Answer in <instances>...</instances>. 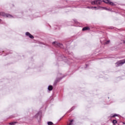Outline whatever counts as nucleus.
<instances>
[{
	"label": "nucleus",
	"instance_id": "obj_1",
	"mask_svg": "<svg viewBox=\"0 0 125 125\" xmlns=\"http://www.w3.org/2000/svg\"><path fill=\"white\" fill-rule=\"evenodd\" d=\"M125 63V60H120L117 62L116 63V67H120V66H123Z\"/></svg>",
	"mask_w": 125,
	"mask_h": 125
},
{
	"label": "nucleus",
	"instance_id": "obj_2",
	"mask_svg": "<svg viewBox=\"0 0 125 125\" xmlns=\"http://www.w3.org/2000/svg\"><path fill=\"white\" fill-rule=\"evenodd\" d=\"M53 45H54L55 46H56L57 47H60L61 48H62L63 47V44L60 43H58V42H54L52 43Z\"/></svg>",
	"mask_w": 125,
	"mask_h": 125
},
{
	"label": "nucleus",
	"instance_id": "obj_3",
	"mask_svg": "<svg viewBox=\"0 0 125 125\" xmlns=\"http://www.w3.org/2000/svg\"><path fill=\"white\" fill-rule=\"evenodd\" d=\"M0 16H4V17H8V18H11L12 16L4 13L3 12H0Z\"/></svg>",
	"mask_w": 125,
	"mask_h": 125
},
{
	"label": "nucleus",
	"instance_id": "obj_4",
	"mask_svg": "<svg viewBox=\"0 0 125 125\" xmlns=\"http://www.w3.org/2000/svg\"><path fill=\"white\" fill-rule=\"evenodd\" d=\"M91 3L92 4H97V5H98V4H100V3H101V1H100V0H94V1H92Z\"/></svg>",
	"mask_w": 125,
	"mask_h": 125
},
{
	"label": "nucleus",
	"instance_id": "obj_5",
	"mask_svg": "<svg viewBox=\"0 0 125 125\" xmlns=\"http://www.w3.org/2000/svg\"><path fill=\"white\" fill-rule=\"evenodd\" d=\"M104 2H105V3H109L110 5H112V6L115 5V4L113 3V2H111L109 0H104Z\"/></svg>",
	"mask_w": 125,
	"mask_h": 125
},
{
	"label": "nucleus",
	"instance_id": "obj_6",
	"mask_svg": "<svg viewBox=\"0 0 125 125\" xmlns=\"http://www.w3.org/2000/svg\"><path fill=\"white\" fill-rule=\"evenodd\" d=\"M25 35L26 36H27V37H29V38H30V39L34 38V36H33V35H31V34L29 32H26Z\"/></svg>",
	"mask_w": 125,
	"mask_h": 125
},
{
	"label": "nucleus",
	"instance_id": "obj_7",
	"mask_svg": "<svg viewBox=\"0 0 125 125\" xmlns=\"http://www.w3.org/2000/svg\"><path fill=\"white\" fill-rule=\"evenodd\" d=\"M87 30H89V27H85L83 28L82 29L83 31H87Z\"/></svg>",
	"mask_w": 125,
	"mask_h": 125
},
{
	"label": "nucleus",
	"instance_id": "obj_8",
	"mask_svg": "<svg viewBox=\"0 0 125 125\" xmlns=\"http://www.w3.org/2000/svg\"><path fill=\"white\" fill-rule=\"evenodd\" d=\"M53 87L52 86H51V85H49V86H48V90H49V91L52 90L53 89Z\"/></svg>",
	"mask_w": 125,
	"mask_h": 125
},
{
	"label": "nucleus",
	"instance_id": "obj_9",
	"mask_svg": "<svg viewBox=\"0 0 125 125\" xmlns=\"http://www.w3.org/2000/svg\"><path fill=\"white\" fill-rule=\"evenodd\" d=\"M101 8H102L103 9H104L105 10H108V9H107L106 7H99L98 8V9H100Z\"/></svg>",
	"mask_w": 125,
	"mask_h": 125
},
{
	"label": "nucleus",
	"instance_id": "obj_10",
	"mask_svg": "<svg viewBox=\"0 0 125 125\" xmlns=\"http://www.w3.org/2000/svg\"><path fill=\"white\" fill-rule=\"evenodd\" d=\"M36 118H38V117L41 119V115L40 113H38L35 116Z\"/></svg>",
	"mask_w": 125,
	"mask_h": 125
},
{
	"label": "nucleus",
	"instance_id": "obj_11",
	"mask_svg": "<svg viewBox=\"0 0 125 125\" xmlns=\"http://www.w3.org/2000/svg\"><path fill=\"white\" fill-rule=\"evenodd\" d=\"M112 123L113 124V125H116V124H117V120H113Z\"/></svg>",
	"mask_w": 125,
	"mask_h": 125
},
{
	"label": "nucleus",
	"instance_id": "obj_12",
	"mask_svg": "<svg viewBox=\"0 0 125 125\" xmlns=\"http://www.w3.org/2000/svg\"><path fill=\"white\" fill-rule=\"evenodd\" d=\"M47 125H53V123H52V122H48Z\"/></svg>",
	"mask_w": 125,
	"mask_h": 125
},
{
	"label": "nucleus",
	"instance_id": "obj_13",
	"mask_svg": "<svg viewBox=\"0 0 125 125\" xmlns=\"http://www.w3.org/2000/svg\"><path fill=\"white\" fill-rule=\"evenodd\" d=\"M16 123H17V122H11V123H9V125H15L16 124Z\"/></svg>",
	"mask_w": 125,
	"mask_h": 125
},
{
	"label": "nucleus",
	"instance_id": "obj_14",
	"mask_svg": "<svg viewBox=\"0 0 125 125\" xmlns=\"http://www.w3.org/2000/svg\"><path fill=\"white\" fill-rule=\"evenodd\" d=\"M87 8L92 9V8H97V7H87Z\"/></svg>",
	"mask_w": 125,
	"mask_h": 125
},
{
	"label": "nucleus",
	"instance_id": "obj_15",
	"mask_svg": "<svg viewBox=\"0 0 125 125\" xmlns=\"http://www.w3.org/2000/svg\"><path fill=\"white\" fill-rule=\"evenodd\" d=\"M110 42V40H108L107 41H106V42H105V43L106 44H108V43H109Z\"/></svg>",
	"mask_w": 125,
	"mask_h": 125
},
{
	"label": "nucleus",
	"instance_id": "obj_16",
	"mask_svg": "<svg viewBox=\"0 0 125 125\" xmlns=\"http://www.w3.org/2000/svg\"><path fill=\"white\" fill-rule=\"evenodd\" d=\"M117 116H118L117 114H114L113 116H112V117L114 118L115 117H117Z\"/></svg>",
	"mask_w": 125,
	"mask_h": 125
},
{
	"label": "nucleus",
	"instance_id": "obj_17",
	"mask_svg": "<svg viewBox=\"0 0 125 125\" xmlns=\"http://www.w3.org/2000/svg\"><path fill=\"white\" fill-rule=\"evenodd\" d=\"M62 78H59V81H60V80H62Z\"/></svg>",
	"mask_w": 125,
	"mask_h": 125
},
{
	"label": "nucleus",
	"instance_id": "obj_18",
	"mask_svg": "<svg viewBox=\"0 0 125 125\" xmlns=\"http://www.w3.org/2000/svg\"><path fill=\"white\" fill-rule=\"evenodd\" d=\"M123 43H125V41H123Z\"/></svg>",
	"mask_w": 125,
	"mask_h": 125
},
{
	"label": "nucleus",
	"instance_id": "obj_19",
	"mask_svg": "<svg viewBox=\"0 0 125 125\" xmlns=\"http://www.w3.org/2000/svg\"><path fill=\"white\" fill-rule=\"evenodd\" d=\"M72 109L73 110H74V107H73L72 108Z\"/></svg>",
	"mask_w": 125,
	"mask_h": 125
},
{
	"label": "nucleus",
	"instance_id": "obj_20",
	"mask_svg": "<svg viewBox=\"0 0 125 125\" xmlns=\"http://www.w3.org/2000/svg\"><path fill=\"white\" fill-rule=\"evenodd\" d=\"M0 22H1V20L0 19Z\"/></svg>",
	"mask_w": 125,
	"mask_h": 125
}]
</instances>
